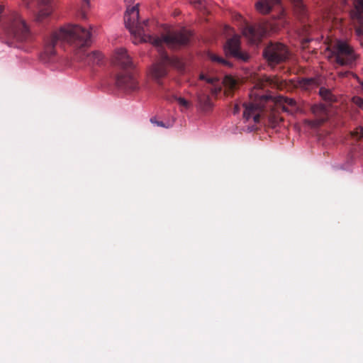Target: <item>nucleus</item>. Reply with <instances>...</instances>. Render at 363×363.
I'll return each mask as SVG.
<instances>
[{
  "label": "nucleus",
  "mask_w": 363,
  "mask_h": 363,
  "mask_svg": "<svg viewBox=\"0 0 363 363\" xmlns=\"http://www.w3.org/2000/svg\"><path fill=\"white\" fill-rule=\"evenodd\" d=\"M146 21H139V9L138 5L128 8L125 16L124 23L127 29L138 41H149L152 45L162 48L165 44L171 49H179L187 45L190 42L191 33L189 31L183 29L181 30L169 32L162 37L145 35L144 26Z\"/></svg>",
  "instance_id": "f257e3e1"
},
{
  "label": "nucleus",
  "mask_w": 363,
  "mask_h": 363,
  "mask_svg": "<svg viewBox=\"0 0 363 363\" xmlns=\"http://www.w3.org/2000/svg\"><path fill=\"white\" fill-rule=\"evenodd\" d=\"M249 96V102L243 104L245 108L243 117L246 120L252 118L255 123L259 122L261 115L267 111L268 106L271 108L275 104L281 108L284 111L291 114L298 110L297 104L294 99L279 96L275 101L272 96L263 94L262 89L256 86L251 90Z\"/></svg>",
  "instance_id": "f03ea898"
},
{
  "label": "nucleus",
  "mask_w": 363,
  "mask_h": 363,
  "mask_svg": "<svg viewBox=\"0 0 363 363\" xmlns=\"http://www.w3.org/2000/svg\"><path fill=\"white\" fill-rule=\"evenodd\" d=\"M90 33L86 28L77 24H68L54 32L46 40L44 54L49 58L56 53L55 46L59 41L68 43L72 48H82L89 44Z\"/></svg>",
  "instance_id": "7ed1b4c3"
},
{
  "label": "nucleus",
  "mask_w": 363,
  "mask_h": 363,
  "mask_svg": "<svg viewBox=\"0 0 363 363\" xmlns=\"http://www.w3.org/2000/svg\"><path fill=\"white\" fill-rule=\"evenodd\" d=\"M0 27L4 30L6 43L11 47H18L16 43L26 41L30 36L29 28L21 15L6 9L2 4H0Z\"/></svg>",
  "instance_id": "20e7f679"
},
{
  "label": "nucleus",
  "mask_w": 363,
  "mask_h": 363,
  "mask_svg": "<svg viewBox=\"0 0 363 363\" xmlns=\"http://www.w3.org/2000/svg\"><path fill=\"white\" fill-rule=\"evenodd\" d=\"M159 51L160 52V60L152 65L151 74L157 82L160 84V79L167 75L169 66L182 72L184 69V65L179 58L170 57L165 52Z\"/></svg>",
  "instance_id": "39448f33"
},
{
  "label": "nucleus",
  "mask_w": 363,
  "mask_h": 363,
  "mask_svg": "<svg viewBox=\"0 0 363 363\" xmlns=\"http://www.w3.org/2000/svg\"><path fill=\"white\" fill-rule=\"evenodd\" d=\"M330 50L335 62L339 65L352 67L357 59L353 48L345 41H335L330 45Z\"/></svg>",
  "instance_id": "423d86ee"
},
{
  "label": "nucleus",
  "mask_w": 363,
  "mask_h": 363,
  "mask_svg": "<svg viewBox=\"0 0 363 363\" xmlns=\"http://www.w3.org/2000/svg\"><path fill=\"white\" fill-rule=\"evenodd\" d=\"M287 47L281 43H271L263 51V56L270 66L285 62L289 57Z\"/></svg>",
  "instance_id": "0eeeda50"
},
{
  "label": "nucleus",
  "mask_w": 363,
  "mask_h": 363,
  "mask_svg": "<svg viewBox=\"0 0 363 363\" xmlns=\"http://www.w3.org/2000/svg\"><path fill=\"white\" fill-rule=\"evenodd\" d=\"M90 33L89 44L82 48H73L77 59L83 62L85 65L93 66L100 65L103 60V56L100 52L94 51L90 53L86 52V49L91 44V33L89 29H86Z\"/></svg>",
  "instance_id": "6e6552de"
},
{
  "label": "nucleus",
  "mask_w": 363,
  "mask_h": 363,
  "mask_svg": "<svg viewBox=\"0 0 363 363\" xmlns=\"http://www.w3.org/2000/svg\"><path fill=\"white\" fill-rule=\"evenodd\" d=\"M117 87L125 92L135 91L138 89V84L135 77L127 70L118 74L116 79Z\"/></svg>",
  "instance_id": "1a4fd4ad"
},
{
  "label": "nucleus",
  "mask_w": 363,
  "mask_h": 363,
  "mask_svg": "<svg viewBox=\"0 0 363 363\" xmlns=\"http://www.w3.org/2000/svg\"><path fill=\"white\" fill-rule=\"evenodd\" d=\"M240 37L238 35H235L227 40L225 50L229 55L235 58L242 62H247L250 58V55L240 50Z\"/></svg>",
  "instance_id": "9d476101"
},
{
  "label": "nucleus",
  "mask_w": 363,
  "mask_h": 363,
  "mask_svg": "<svg viewBox=\"0 0 363 363\" xmlns=\"http://www.w3.org/2000/svg\"><path fill=\"white\" fill-rule=\"evenodd\" d=\"M267 32V28L262 25L246 26L242 30L243 35L253 44L260 42Z\"/></svg>",
  "instance_id": "9b49d317"
},
{
  "label": "nucleus",
  "mask_w": 363,
  "mask_h": 363,
  "mask_svg": "<svg viewBox=\"0 0 363 363\" xmlns=\"http://www.w3.org/2000/svg\"><path fill=\"white\" fill-rule=\"evenodd\" d=\"M53 0H36L35 21L40 23L48 18L53 11Z\"/></svg>",
  "instance_id": "f8f14e48"
},
{
  "label": "nucleus",
  "mask_w": 363,
  "mask_h": 363,
  "mask_svg": "<svg viewBox=\"0 0 363 363\" xmlns=\"http://www.w3.org/2000/svg\"><path fill=\"white\" fill-rule=\"evenodd\" d=\"M355 11L351 12V18L357 35H363V0H354Z\"/></svg>",
  "instance_id": "ddd939ff"
},
{
  "label": "nucleus",
  "mask_w": 363,
  "mask_h": 363,
  "mask_svg": "<svg viewBox=\"0 0 363 363\" xmlns=\"http://www.w3.org/2000/svg\"><path fill=\"white\" fill-rule=\"evenodd\" d=\"M113 63L124 70L132 69L134 67L131 57L124 48L118 49L113 57Z\"/></svg>",
  "instance_id": "4468645a"
},
{
  "label": "nucleus",
  "mask_w": 363,
  "mask_h": 363,
  "mask_svg": "<svg viewBox=\"0 0 363 363\" xmlns=\"http://www.w3.org/2000/svg\"><path fill=\"white\" fill-rule=\"evenodd\" d=\"M281 4V0H258L255 3L256 10L261 14L269 13L272 9Z\"/></svg>",
  "instance_id": "2eb2a0df"
},
{
  "label": "nucleus",
  "mask_w": 363,
  "mask_h": 363,
  "mask_svg": "<svg viewBox=\"0 0 363 363\" xmlns=\"http://www.w3.org/2000/svg\"><path fill=\"white\" fill-rule=\"evenodd\" d=\"M312 112L317 116V118L311 121L310 124L313 127H318L321 125L326 120V111L323 106L315 105L311 108Z\"/></svg>",
  "instance_id": "dca6fc26"
},
{
  "label": "nucleus",
  "mask_w": 363,
  "mask_h": 363,
  "mask_svg": "<svg viewBox=\"0 0 363 363\" xmlns=\"http://www.w3.org/2000/svg\"><path fill=\"white\" fill-rule=\"evenodd\" d=\"M225 86V94L226 96H232L234 91L238 86V82L230 75H226L223 80Z\"/></svg>",
  "instance_id": "f3484780"
},
{
  "label": "nucleus",
  "mask_w": 363,
  "mask_h": 363,
  "mask_svg": "<svg viewBox=\"0 0 363 363\" xmlns=\"http://www.w3.org/2000/svg\"><path fill=\"white\" fill-rule=\"evenodd\" d=\"M198 103L203 111H208L212 107L211 98L204 93H199L197 95Z\"/></svg>",
  "instance_id": "a211bd4d"
},
{
  "label": "nucleus",
  "mask_w": 363,
  "mask_h": 363,
  "mask_svg": "<svg viewBox=\"0 0 363 363\" xmlns=\"http://www.w3.org/2000/svg\"><path fill=\"white\" fill-rule=\"evenodd\" d=\"M91 8V0H81L80 6L77 10L79 16L82 19L86 18V13Z\"/></svg>",
  "instance_id": "6ab92c4d"
},
{
  "label": "nucleus",
  "mask_w": 363,
  "mask_h": 363,
  "mask_svg": "<svg viewBox=\"0 0 363 363\" xmlns=\"http://www.w3.org/2000/svg\"><path fill=\"white\" fill-rule=\"evenodd\" d=\"M319 94L326 101L332 102L335 101V96L326 88L321 87L319 90Z\"/></svg>",
  "instance_id": "aec40b11"
},
{
  "label": "nucleus",
  "mask_w": 363,
  "mask_h": 363,
  "mask_svg": "<svg viewBox=\"0 0 363 363\" xmlns=\"http://www.w3.org/2000/svg\"><path fill=\"white\" fill-rule=\"evenodd\" d=\"M292 3L294 4L296 9L297 11L300 13L301 15L304 16L306 14L305 6L302 2V0H291Z\"/></svg>",
  "instance_id": "412c9836"
},
{
  "label": "nucleus",
  "mask_w": 363,
  "mask_h": 363,
  "mask_svg": "<svg viewBox=\"0 0 363 363\" xmlns=\"http://www.w3.org/2000/svg\"><path fill=\"white\" fill-rule=\"evenodd\" d=\"M209 57H210V59L213 62H218L219 64H221V65H223L228 66V67H230L231 66V64L230 62H228V61H226L223 58H222V57H220L219 56H217L215 54H210Z\"/></svg>",
  "instance_id": "4be33fe9"
},
{
  "label": "nucleus",
  "mask_w": 363,
  "mask_h": 363,
  "mask_svg": "<svg viewBox=\"0 0 363 363\" xmlns=\"http://www.w3.org/2000/svg\"><path fill=\"white\" fill-rule=\"evenodd\" d=\"M351 135L353 138H355L357 140H360L363 138V128L362 127H357L354 130Z\"/></svg>",
  "instance_id": "5701e85b"
},
{
  "label": "nucleus",
  "mask_w": 363,
  "mask_h": 363,
  "mask_svg": "<svg viewBox=\"0 0 363 363\" xmlns=\"http://www.w3.org/2000/svg\"><path fill=\"white\" fill-rule=\"evenodd\" d=\"M353 102L360 108L363 109V99L360 97L355 96L353 98Z\"/></svg>",
  "instance_id": "b1692460"
},
{
  "label": "nucleus",
  "mask_w": 363,
  "mask_h": 363,
  "mask_svg": "<svg viewBox=\"0 0 363 363\" xmlns=\"http://www.w3.org/2000/svg\"><path fill=\"white\" fill-rule=\"evenodd\" d=\"M177 101H178L179 104L182 106H184V108L189 107V103L185 99L179 97L177 99Z\"/></svg>",
  "instance_id": "393cba45"
},
{
  "label": "nucleus",
  "mask_w": 363,
  "mask_h": 363,
  "mask_svg": "<svg viewBox=\"0 0 363 363\" xmlns=\"http://www.w3.org/2000/svg\"><path fill=\"white\" fill-rule=\"evenodd\" d=\"M200 79H205L207 81L208 83H210V84H213L217 80V79L215 77L206 78V77L203 74H201L200 76Z\"/></svg>",
  "instance_id": "a878e982"
},
{
  "label": "nucleus",
  "mask_w": 363,
  "mask_h": 363,
  "mask_svg": "<svg viewBox=\"0 0 363 363\" xmlns=\"http://www.w3.org/2000/svg\"><path fill=\"white\" fill-rule=\"evenodd\" d=\"M150 122L153 124L157 125V126L165 127V125L162 121H158L156 120L155 118H150Z\"/></svg>",
  "instance_id": "bb28decb"
},
{
  "label": "nucleus",
  "mask_w": 363,
  "mask_h": 363,
  "mask_svg": "<svg viewBox=\"0 0 363 363\" xmlns=\"http://www.w3.org/2000/svg\"><path fill=\"white\" fill-rule=\"evenodd\" d=\"M240 110V108L238 104H235L233 108V113L234 114L238 113Z\"/></svg>",
  "instance_id": "cd10ccee"
},
{
  "label": "nucleus",
  "mask_w": 363,
  "mask_h": 363,
  "mask_svg": "<svg viewBox=\"0 0 363 363\" xmlns=\"http://www.w3.org/2000/svg\"><path fill=\"white\" fill-rule=\"evenodd\" d=\"M282 121V119L279 117H274V120L273 121V123L274 124H277L279 121Z\"/></svg>",
  "instance_id": "c85d7f7f"
},
{
  "label": "nucleus",
  "mask_w": 363,
  "mask_h": 363,
  "mask_svg": "<svg viewBox=\"0 0 363 363\" xmlns=\"http://www.w3.org/2000/svg\"><path fill=\"white\" fill-rule=\"evenodd\" d=\"M23 2L25 5V6L28 9H29L30 6H29V1L28 0H23Z\"/></svg>",
  "instance_id": "c756f323"
},
{
  "label": "nucleus",
  "mask_w": 363,
  "mask_h": 363,
  "mask_svg": "<svg viewBox=\"0 0 363 363\" xmlns=\"http://www.w3.org/2000/svg\"><path fill=\"white\" fill-rule=\"evenodd\" d=\"M303 82H305L304 84H309L310 82H311V79H303Z\"/></svg>",
  "instance_id": "7c9ffc66"
},
{
  "label": "nucleus",
  "mask_w": 363,
  "mask_h": 363,
  "mask_svg": "<svg viewBox=\"0 0 363 363\" xmlns=\"http://www.w3.org/2000/svg\"><path fill=\"white\" fill-rule=\"evenodd\" d=\"M194 4H201V0H196Z\"/></svg>",
  "instance_id": "2f4dec72"
},
{
  "label": "nucleus",
  "mask_w": 363,
  "mask_h": 363,
  "mask_svg": "<svg viewBox=\"0 0 363 363\" xmlns=\"http://www.w3.org/2000/svg\"><path fill=\"white\" fill-rule=\"evenodd\" d=\"M133 0H125V1L128 2V3H131Z\"/></svg>",
  "instance_id": "473e14b6"
},
{
  "label": "nucleus",
  "mask_w": 363,
  "mask_h": 363,
  "mask_svg": "<svg viewBox=\"0 0 363 363\" xmlns=\"http://www.w3.org/2000/svg\"><path fill=\"white\" fill-rule=\"evenodd\" d=\"M345 1H346V0H344Z\"/></svg>",
  "instance_id": "72a5a7b5"
}]
</instances>
